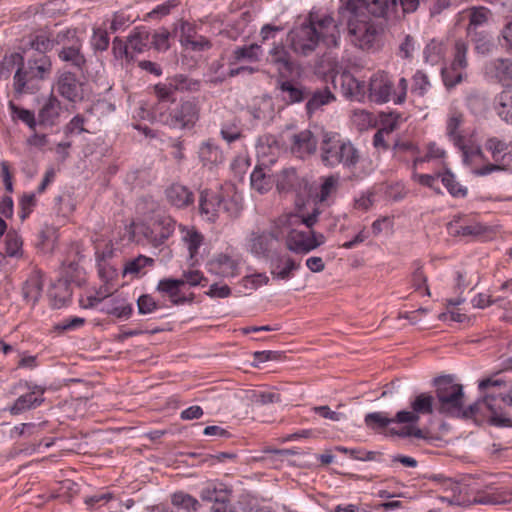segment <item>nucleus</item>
<instances>
[{
    "mask_svg": "<svg viewBox=\"0 0 512 512\" xmlns=\"http://www.w3.org/2000/svg\"><path fill=\"white\" fill-rule=\"evenodd\" d=\"M288 37L293 52L301 56L311 55L321 44L327 48L340 44V30L334 18L313 11Z\"/></svg>",
    "mask_w": 512,
    "mask_h": 512,
    "instance_id": "1",
    "label": "nucleus"
},
{
    "mask_svg": "<svg viewBox=\"0 0 512 512\" xmlns=\"http://www.w3.org/2000/svg\"><path fill=\"white\" fill-rule=\"evenodd\" d=\"M408 81L402 77L395 86L393 77L383 70L374 72L367 85L368 99L375 104H385L392 101L401 105L406 101Z\"/></svg>",
    "mask_w": 512,
    "mask_h": 512,
    "instance_id": "5",
    "label": "nucleus"
},
{
    "mask_svg": "<svg viewBox=\"0 0 512 512\" xmlns=\"http://www.w3.org/2000/svg\"><path fill=\"white\" fill-rule=\"evenodd\" d=\"M200 108L196 101L182 102L169 115H162V121L172 128H192L199 119Z\"/></svg>",
    "mask_w": 512,
    "mask_h": 512,
    "instance_id": "16",
    "label": "nucleus"
},
{
    "mask_svg": "<svg viewBox=\"0 0 512 512\" xmlns=\"http://www.w3.org/2000/svg\"><path fill=\"white\" fill-rule=\"evenodd\" d=\"M198 157L203 167H206L210 170L217 167L224 161L223 152L211 139L206 140L200 144Z\"/></svg>",
    "mask_w": 512,
    "mask_h": 512,
    "instance_id": "25",
    "label": "nucleus"
},
{
    "mask_svg": "<svg viewBox=\"0 0 512 512\" xmlns=\"http://www.w3.org/2000/svg\"><path fill=\"white\" fill-rule=\"evenodd\" d=\"M319 214V210L314 209L306 217L294 213L281 215L275 220L274 237L276 239L285 237L287 248L295 253L305 254L314 250L324 243L325 237L311 230H299L298 227L305 225L306 228L311 229L317 222Z\"/></svg>",
    "mask_w": 512,
    "mask_h": 512,
    "instance_id": "3",
    "label": "nucleus"
},
{
    "mask_svg": "<svg viewBox=\"0 0 512 512\" xmlns=\"http://www.w3.org/2000/svg\"><path fill=\"white\" fill-rule=\"evenodd\" d=\"M129 43L132 55L135 53H143L148 50L150 46V33L145 28H136L129 35Z\"/></svg>",
    "mask_w": 512,
    "mask_h": 512,
    "instance_id": "41",
    "label": "nucleus"
},
{
    "mask_svg": "<svg viewBox=\"0 0 512 512\" xmlns=\"http://www.w3.org/2000/svg\"><path fill=\"white\" fill-rule=\"evenodd\" d=\"M411 410H401L396 413L400 424H417L421 416L431 415L434 410V397L429 393H419L410 399Z\"/></svg>",
    "mask_w": 512,
    "mask_h": 512,
    "instance_id": "14",
    "label": "nucleus"
},
{
    "mask_svg": "<svg viewBox=\"0 0 512 512\" xmlns=\"http://www.w3.org/2000/svg\"><path fill=\"white\" fill-rule=\"evenodd\" d=\"M474 501L478 504L482 505H497L504 503L506 501V497L503 493L498 491L492 492H478L474 498Z\"/></svg>",
    "mask_w": 512,
    "mask_h": 512,
    "instance_id": "57",
    "label": "nucleus"
},
{
    "mask_svg": "<svg viewBox=\"0 0 512 512\" xmlns=\"http://www.w3.org/2000/svg\"><path fill=\"white\" fill-rule=\"evenodd\" d=\"M44 393L45 389L43 387L34 385L32 388H30L28 393L23 394L16 399L10 409V412L14 415H17L26 410L39 407L44 401Z\"/></svg>",
    "mask_w": 512,
    "mask_h": 512,
    "instance_id": "24",
    "label": "nucleus"
},
{
    "mask_svg": "<svg viewBox=\"0 0 512 512\" xmlns=\"http://www.w3.org/2000/svg\"><path fill=\"white\" fill-rule=\"evenodd\" d=\"M404 147L415 155L412 162L414 170L422 169L424 163L442 161L446 157V151L435 142L427 143L423 154H419L417 147L412 143L405 144Z\"/></svg>",
    "mask_w": 512,
    "mask_h": 512,
    "instance_id": "22",
    "label": "nucleus"
},
{
    "mask_svg": "<svg viewBox=\"0 0 512 512\" xmlns=\"http://www.w3.org/2000/svg\"><path fill=\"white\" fill-rule=\"evenodd\" d=\"M172 507L162 512H195L199 505L198 501L189 494L183 492L174 493L171 497Z\"/></svg>",
    "mask_w": 512,
    "mask_h": 512,
    "instance_id": "37",
    "label": "nucleus"
},
{
    "mask_svg": "<svg viewBox=\"0 0 512 512\" xmlns=\"http://www.w3.org/2000/svg\"><path fill=\"white\" fill-rule=\"evenodd\" d=\"M16 58L21 60L14 76L13 90L15 95L32 94L39 89L41 81L47 79L52 72V62L49 56L38 54L23 62V58L19 54H15Z\"/></svg>",
    "mask_w": 512,
    "mask_h": 512,
    "instance_id": "4",
    "label": "nucleus"
},
{
    "mask_svg": "<svg viewBox=\"0 0 512 512\" xmlns=\"http://www.w3.org/2000/svg\"><path fill=\"white\" fill-rule=\"evenodd\" d=\"M466 52H467L466 43L461 40L456 41L455 56H454V60L452 61L450 67H453L454 70L459 69V70L463 71L467 65Z\"/></svg>",
    "mask_w": 512,
    "mask_h": 512,
    "instance_id": "63",
    "label": "nucleus"
},
{
    "mask_svg": "<svg viewBox=\"0 0 512 512\" xmlns=\"http://www.w3.org/2000/svg\"><path fill=\"white\" fill-rule=\"evenodd\" d=\"M57 42L63 43L58 52L61 61L69 63L72 67L82 72L86 67V58L82 53V42L76 37L75 32L67 30L57 35Z\"/></svg>",
    "mask_w": 512,
    "mask_h": 512,
    "instance_id": "13",
    "label": "nucleus"
},
{
    "mask_svg": "<svg viewBox=\"0 0 512 512\" xmlns=\"http://www.w3.org/2000/svg\"><path fill=\"white\" fill-rule=\"evenodd\" d=\"M420 0H349L347 9L352 14H359L366 10L376 17H385L390 11L395 10L399 4L403 12H414Z\"/></svg>",
    "mask_w": 512,
    "mask_h": 512,
    "instance_id": "10",
    "label": "nucleus"
},
{
    "mask_svg": "<svg viewBox=\"0 0 512 512\" xmlns=\"http://www.w3.org/2000/svg\"><path fill=\"white\" fill-rule=\"evenodd\" d=\"M176 221L166 215L157 216L143 227L142 234L154 247L163 245L174 233Z\"/></svg>",
    "mask_w": 512,
    "mask_h": 512,
    "instance_id": "15",
    "label": "nucleus"
},
{
    "mask_svg": "<svg viewBox=\"0 0 512 512\" xmlns=\"http://www.w3.org/2000/svg\"><path fill=\"white\" fill-rule=\"evenodd\" d=\"M23 240L16 231H8L5 236V252L9 257L20 258L23 255Z\"/></svg>",
    "mask_w": 512,
    "mask_h": 512,
    "instance_id": "48",
    "label": "nucleus"
},
{
    "mask_svg": "<svg viewBox=\"0 0 512 512\" xmlns=\"http://www.w3.org/2000/svg\"><path fill=\"white\" fill-rule=\"evenodd\" d=\"M181 240L186 246L189 254V260L192 265L199 262V249L203 244L204 237L195 227L179 225Z\"/></svg>",
    "mask_w": 512,
    "mask_h": 512,
    "instance_id": "23",
    "label": "nucleus"
},
{
    "mask_svg": "<svg viewBox=\"0 0 512 512\" xmlns=\"http://www.w3.org/2000/svg\"><path fill=\"white\" fill-rule=\"evenodd\" d=\"M441 182L452 197L465 198L468 194L467 187L461 185L449 170L441 174Z\"/></svg>",
    "mask_w": 512,
    "mask_h": 512,
    "instance_id": "45",
    "label": "nucleus"
},
{
    "mask_svg": "<svg viewBox=\"0 0 512 512\" xmlns=\"http://www.w3.org/2000/svg\"><path fill=\"white\" fill-rule=\"evenodd\" d=\"M402 121V114L397 111L381 112L378 116L379 129L385 131L386 134L396 130Z\"/></svg>",
    "mask_w": 512,
    "mask_h": 512,
    "instance_id": "47",
    "label": "nucleus"
},
{
    "mask_svg": "<svg viewBox=\"0 0 512 512\" xmlns=\"http://www.w3.org/2000/svg\"><path fill=\"white\" fill-rule=\"evenodd\" d=\"M183 281L174 278H163L157 284V291L167 296L173 305L184 304L187 301L186 295L181 291Z\"/></svg>",
    "mask_w": 512,
    "mask_h": 512,
    "instance_id": "26",
    "label": "nucleus"
},
{
    "mask_svg": "<svg viewBox=\"0 0 512 512\" xmlns=\"http://www.w3.org/2000/svg\"><path fill=\"white\" fill-rule=\"evenodd\" d=\"M350 41L358 48L366 51L378 48L379 34L375 25L368 20L358 19V14L348 21Z\"/></svg>",
    "mask_w": 512,
    "mask_h": 512,
    "instance_id": "12",
    "label": "nucleus"
},
{
    "mask_svg": "<svg viewBox=\"0 0 512 512\" xmlns=\"http://www.w3.org/2000/svg\"><path fill=\"white\" fill-rule=\"evenodd\" d=\"M262 53L261 46L258 44H251L248 46L237 47L232 53L233 63L242 61L256 62Z\"/></svg>",
    "mask_w": 512,
    "mask_h": 512,
    "instance_id": "44",
    "label": "nucleus"
},
{
    "mask_svg": "<svg viewBox=\"0 0 512 512\" xmlns=\"http://www.w3.org/2000/svg\"><path fill=\"white\" fill-rule=\"evenodd\" d=\"M167 201L176 208H185L193 204L194 194L184 185L175 183L166 189Z\"/></svg>",
    "mask_w": 512,
    "mask_h": 512,
    "instance_id": "30",
    "label": "nucleus"
},
{
    "mask_svg": "<svg viewBox=\"0 0 512 512\" xmlns=\"http://www.w3.org/2000/svg\"><path fill=\"white\" fill-rule=\"evenodd\" d=\"M412 81V93L424 96L428 92L430 88V81L425 73L422 71H416L413 75Z\"/></svg>",
    "mask_w": 512,
    "mask_h": 512,
    "instance_id": "62",
    "label": "nucleus"
},
{
    "mask_svg": "<svg viewBox=\"0 0 512 512\" xmlns=\"http://www.w3.org/2000/svg\"><path fill=\"white\" fill-rule=\"evenodd\" d=\"M56 90L68 101L77 102L83 99V84L69 71L59 74Z\"/></svg>",
    "mask_w": 512,
    "mask_h": 512,
    "instance_id": "21",
    "label": "nucleus"
},
{
    "mask_svg": "<svg viewBox=\"0 0 512 512\" xmlns=\"http://www.w3.org/2000/svg\"><path fill=\"white\" fill-rule=\"evenodd\" d=\"M321 161L325 166L354 167L359 161V152L349 141L343 140L337 133H325L321 142Z\"/></svg>",
    "mask_w": 512,
    "mask_h": 512,
    "instance_id": "6",
    "label": "nucleus"
},
{
    "mask_svg": "<svg viewBox=\"0 0 512 512\" xmlns=\"http://www.w3.org/2000/svg\"><path fill=\"white\" fill-rule=\"evenodd\" d=\"M201 498L213 502L211 512H235L229 503V492L222 484H207L201 491Z\"/></svg>",
    "mask_w": 512,
    "mask_h": 512,
    "instance_id": "19",
    "label": "nucleus"
},
{
    "mask_svg": "<svg viewBox=\"0 0 512 512\" xmlns=\"http://www.w3.org/2000/svg\"><path fill=\"white\" fill-rule=\"evenodd\" d=\"M251 186L259 193L267 192L271 188V180L262 169H254L250 176Z\"/></svg>",
    "mask_w": 512,
    "mask_h": 512,
    "instance_id": "54",
    "label": "nucleus"
},
{
    "mask_svg": "<svg viewBox=\"0 0 512 512\" xmlns=\"http://www.w3.org/2000/svg\"><path fill=\"white\" fill-rule=\"evenodd\" d=\"M300 188V181L294 168L284 169L277 178V189L281 192L296 191Z\"/></svg>",
    "mask_w": 512,
    "mask_h": 512,
    "instance_id": "43",
    "label": "nucleus"
},
{
    "mask_svg": "<svg viewBox=\"0 0 512 512\" xmlns=\"http://www.w3.org/2000/svg\"><path fill=\"white\" fill-rule=\"evenodd\" d=\"M179 5L178 0H167L156 7H154L148 14L147 17L150 19L159 20L167 15H169L172 9L176 8Z\"/></svg>",
    "mask_w": 512,
    "mask_h": 512,
    "instance_id": "61",
    "label": "nucleus"
},
{
    "mask_svg": "<svg viewBox=\"0 0 512 512\" xmlns=\"http://www.w3.org/2000/svg\"><path fill=\"white\" fill-rule=\"evenodd\" d=\"M91 112L85 114H77L74 116L65 127L66 134H81V133H95L96 127L91 124Z\"/></svg>",
    "mask_w": 512,
    "mask_h": 512,
    "instance_id": "38",
    "label": "nucleus"
},
{
    "mask_svg": "<svg viewBox=\"0 0 512 512\" xmlns=\"http://www.w3.org/2000/svg\"><path fill=\"white\" fill-rule=\"evenodd\" d=\"M317 141L309 130L294 135L292 152L300 158L312 154L316 149Z\"/></svg>",
    "mask_w": 512,
    "mask_h": 512,
    "instance_id": "32",
    "label": "nucleus"
},
{
    "mask_svg": "<svg viewBox=\"0 0 512 512\" xmlns=\"http://www.w3.org/2000/svg\"><path fill=\"white\" fill-rule=\"evenodd\" d=\"M464 124V114L451 107L446 120V135L448 139L461 150L465 162H474L483 157V150L479 146L466 144L465 136L462 131Z\"/></svg>",
    "mask_w": 512,
    "mask_h": 512,
    "instance_id": "9",
    "label": "nucleus"
},
{
    "mask_svg": "<svg viewBox=\"0 0 512 512\" xmlns=\"http://www.w3.org/2000/svg\"><path fill=\"white\" fill-rule=\"evenodd\" d=\"M222 203L220 195L212 190L206 189L201 192L199 209L201 215L208 221L214 222Z\"/></svg>",
    "mask_w": 512,
    "mask_h": 512,
    "instance_id": "27",
    "label": "nucleus"
},
{
    "mask_svg": "<svg viewBox=\"0 0 512 512\" xmlns=\"http://www.w3.org/2000/svg\"><path fill=\"white\" fill-rule=\"evenodd\" d=\"M484 148L490 153L493 163L481 164L485 159L484 154L482 158H478L474 162H468L472 165L474 174L486 176L495 171L504 170L512 164V141L507 143L498 137L492 136L486 139Z\"/></svg>",
    "mask_w": 512,
    "mask_h": 512,
    "instance_id": "7",
    "label": "nucleus"
},
{
    "mask_svg": "<svg viewBox=\"0 0 512 512\" xmlns=\"http://www.w3.org/2000/svg\"><path fill=\"white\" fill-rule=\"evenodd\" d=\"M96 257L99 277L104 282V285H110L117 276L116 270L104 259V256H100L98 251L96 252Z\"/></svg>",
    "mask_w": 512,
    "mask_h": 512,
    "instance_id": "51",
    "label": "nucleus"
},
{
    "mask_svg": "<svg viewBox=\"0 0 512 512\" xmlns=\"http://www.w3.org/2000/svg\"><path fill=\"white\" fill-rule=\"evenodd\" d=\"M481 401L469 406L464 411L465 416H475L484 406L490 413V422L495 426H510L511 419L503 412L506 407H512V382L500 373L483 378L478 383Z\"/></svg>",
    "mask_w": 512,
    "mask_h": 512,
    "instance_id": "2",
    "label": "nucleus"
},
{
    "mask_svg": "<svg viewBox=\"0 0 512 512\" xmlns=\"http://www.w3.org/2000/svg\"><path fill=\"white\" fill-rule=\"evenodd\" d=\"M448 231L453 236L481 238L488 227L479 222L474 215H455L448 224Z\"/></svg>",
    "mask_w": 512,
    "mask_h": 512,
    "instance_id": "17",
    "label": "nucleus"
},
{
    "mask_svg": "<svg viewBox=\"0 0 512 512\" xmlns=\"http://www.w3.org/2000/svg\"><path fill=\"white\" fill-rule=\"evenodd\" d=\"M490 15V10L485 7H477L473 8L470 11L469 15V27L468 31L470 32L472 28H477L479 26L484 25L488 21V17Z\"/></svg>",
    "mask_w": 512,
    "mask_h": 512,
    "instance_id": "60",
    "label": "nucleus"
},
{
    "mask_svg": "<svg viewBox=\"0 0 512 512\" xmlns=\"http://www.w3.org/2000/svg\"><path fill=\"white\" fill-rule=\"evenodd\" d=\"M170 32L161 28L155 31L152 35L150 34V46L157 51H166L170 47Z\"/></svg>",
    "mask_w": 512,
    "mask_h": 512,
    "instance_id": "52",
    "label": "nucleus"
},
{
    "mask_svg": "<svg viewBox=\"0 0 512 512\" xmlns=\"http://www.w3.org/2000/svg\"><path fill=\"white\" fill-rule=\"evenodd\" d=\"M61 112V103L55 97H50L38 113V124L53 126L58 122Z\"/></svg>",
    "mask_w": 512,
    "mask_h": 512,
    "instance_id": "34",
    "label": "nucleus"
},
{
    "mask_svg": "<svg viewBox=\"0 0 512 512\" xmlns=\"http://www.w3.org/2000/svg\"><path fill=\"white\" fill-rule=\"evenodd\" d=\"M271 61L282 66L285 70L292 69L290 56L283 45H276L270 51Z\"/></svg>",
    "mask_w": 512,
    "mask_h": 512,
    "instance_id": "56",
    "label": "nucleus"
},
{
    "mask_svg": "<svg viewBox=\"0 0 512 512\" xmlns=\"http://www.w3.org/2000/svg\"><path fill=\"white\" fill-rule=\"evenodd\" d=\"M364 423L367 428L377 432L383 433L386 436L410 437L414 436L420 438L422 431L414 426H404L399 429L391 427V424L399 423L394 417H389L387 412H371L365 415Z\"/></svg>",
    "mask_w": 512,
    "mask_h": 512,
    "instance_id": "11",
    "label": "nucleus"
},
{
    "mask_svg": "<svg viewBox=\"0 0 512 512\" xmlns=\"http://www.w3.org/2000/svg\"><path fill=\"white\" fill-rule=\"evenodd\" d=\"M55 210L58 216L68 219L76 210V202L72 194L63 193L55 198Z\"/></svg>",
    "mask_w": 512,
    "mask_h": 512,
    "instance_id": "46",
    "label": "nucleus"
},
{
    "mask_svg": "<svg viewBox=\"0 0 512 512\" xmlns=\"http://www.w3.org/2000/svg\"><path fill=\"white\" fill-rule=\"evenodd\" d=\"M342 86L346 89V94L350 97L357 98L364 93V84L359 82L353 76L343 74L341 76Z\"/></svg>",
    "mask_w": 512,
    "mask_h": 512,
    "instance_id": "55",
    "label": "nucleus"
},
{
    "mask_svg": "<svg viewBox=\"0 0 512 512\" xmlns=\"http://www.w3.org/2000/svg\"><path fill=\"white\" fill-rule=\"evenodd\" d=\"M335 100V96L328 88L315 91L306 103V111L309 116Z\"/></svg>",
    "mask_w": 512,
    "mask_h": 512,
    "instance_id": "42",
    "label": "nucleus"
},
{
    "mask_svg": "<svg viewBox=\"0 0 512 512\" xmlns=\"http://www.w3.org/2000/svg\"><path fill=\"white\" fill-rule=\"evenodd\" d=\"M279 88L282 93V99L287 104L302 102L310 94V91L307 88L293 83L290 80L282 81Z\"/></svg>",
    "mask_w": 512,
    "mask_h": 512,
    "instance_id": "33",
    "label": "nucleus"
},
{
    "mask_svg": "<svg viewBox=\"0 0 512 512\" xmlns=\"http://www.w3.org/2000/svg\"><path fill=\"white\" fill-rule=\"evenodd\" d=\"M154 260L152 258L139 255L138 257L126 262L123 270L124 275L138 276L144 273L143 269L147 266H152Z\"/></svg>",
    "mask_w": 512,
    "mask_h": 512,
    "instance_id": "49",
    "label": "nucleus"
},
{
    "mask_svg": "<svg viewBox=\"0 0 512 512\" xmlns=\"http://www.w3.org/2000/svg\"><path fill=\"white\" fill-rule=\"evenodd\" d=\"M274 231L275 227L271 233L252 232L248 242L250 252L257 256L265 255L269 251L271 238H275Z\"/></svg>",
    "mask_w": 512,
    "mask_h": 512,
    "instance_id": "36",
    "label": "nucleus"
},
{
    "mask_svg": "<svg viewBox=\"0 0 512 512\" xmlns=\"http://www.w3.org/2000/svg\"><path fill=\"white\" fill-rule=\"evenodd\" d=\"M109 36L105 27H97L93 29L91 37V45L95 50L105 51L109 46Z\"/></svg>",
    "mask_w": 512,
    "mask_h": 512,
    "instance_id": "58",
    "label": "nucleus"
},
{
    "mask_svg": "<svg viewBox=\"0 0 512 512\" xmlns=\"http://www.w3.org/2000/svg\"><path fill=\"white\" fill-rule=\"evenodd\" d=\"M379 189L384 191L385 196L388 199H392L394 201L403 199L407 194L404 185L399 182L381 185Z\"/></svg>",
    "mask_w": 512,
    "mask_h": 512,
    "instance_id": "64",
    "label": "nucleus"
},
{
    "mask_svg": "<svg viewBox=\"0 0 512 512\" xmlns=\"http://www.w3.org/2000/svg\"><path fill=\"white\" fill-rule=\"evenodd\" d=\"M43 276L40 272H33L25 281L22 294L24 300L34 307L39 301L43 291Z\"/></svg>",
    "mask_w": 512,
    "mask_h": 512,
    "instance_id": "31",
    "label": "nucleus"
},
{
    "mask_svg": "<svg viewBox=\"0 0 512 512\" xmlns=\"http://www.w3.org/2000/svg\"><path fill=\"white\" fill-rule=\"evenodd\" d=\"M339 187V177L330 175L323 178L317 194L318 203L323 206H330L335 200Z\"/></svg>",
    "mask_w": 512,
    "mask_h": 512,
    "instance_id": "35",
    "label": "nucleus"
},
{
    "mask_svg": "<svg viewBox=\"0 0 512 512\" xmlns=\"http://www.w3.org/2000/svg\"><path fill=\"white\" fill-rule=\"evenodd\" d=\"M300 262L288 254L279 255L273 262L271 274L280 280H289L294 276V271L300 268Z\"/></svg>",
    "mask_w": 512,
    "mask_h": 512,
    "instance_id": "29",
    "label": "nucleus"
},
{
    "mask_svg": "<svg viewBox=\"0 0 512 512\" xmlns=\"http://www.w3.org/2000/svg\"><path fill=\"white\" fill-rule=\"evenodd\" d=\"M439 411L448 415L463 412L464 393L462 385L455 383L451 376H443L435 381Z\"/></svg>",
    "mask_w": 512,
    "mask_h": 512,
    "instance_id": "8",
    "label": "nucleus"
},
{
    "mask_svg": "<svg viewBox=\"0 0 512 512\" xmlns=\"http://www.w3.org/2000/svg\"><path fill=\"white\" fill-rule=\"evenodd\" d=\"M497 115L505 122L512 123V91L504 90L494 100Z\"/></svg>",
    "mask_w": 512,
    "mask_h": 512,
    "instance_id": "40",
    "label": "nucleus"
},
{
    "mask_svg": "<svg viewBox=\"0 0 512 512\" xmlns=\"http://www.w3.org/2000/svg\"><path fill=\"white\" fill-rule=\"evenodd\" d=\"M171 86L175 91L195 92L200 88V82L185 75H176L171 78Z\"/></svg>",
    "mask_w": 512,
    "mask_h": 512,
    "instance_id": "50",
    "label": "nucleus"
},
{
    "mask_svg": "<svg viewBox=\"0 0 512 512\" xmlns=\"http://www.w3.org/2000/svg\"><path fill=\"white\" fill-rule=\"evenodd\" d=\"M240 258L236 255L219 253L208 262V270L224 278L235 277L239 274Z\"/></svg>",
    "mask_w": 512,
    "mask_h": 512,
    "instance_id": "18",
    "label": "nucleus"
},
{
    "mask_svg": "<svg viewBox=\"0 0 512 512\" xmlns=\"http://www.w3.org/2000/svg\"><path fill=\"white\" fill-rule=\"evenodd\" d=\"M99 311L118 319H128L133 312V308L124 297L120 295L114 296L112 293L103 305L99 307Z\"/></svg>",
    "mask_w": 512,
    "mask_h": 512,
    "instance_id": "28",
    "label": "nucleus"
},
{
    "mask_svg": "<svg viewBox=\"0 0 512 512\" xmlns=\"http://www.w3.org/2000/svg\"><path fill=\"white\" fill-rule=\"evenodd\" d=\"M375 191H366L354 198L353 209L361 212L368 211L375 202Z\"/></svg>",
    "mask_w": 512,
    "mask_h": 512,
    "instance_id": "59",
    "label": "nucleus"
},
{
    "mask_svg": "<svg viewBox=\"0 0 512 512\" xmlns=\"http://www.w3.org/2000/svg\"><path fill=\"white\" fill-rule=\"evenodd\" d=\"M485 75L505 87H512V61L506 58L493 59L486 63Z\"/></svg>",
    "mask_w": 512,
    "mask_h": 512,
    "instance_id": "20",
    "label": "nucleus"
},
{
    "mask_svg": "<svg viewBox=\"0 0 512 512\" xmlns=\"http://www.w3.org/2000/svg\"><path fill=\"white\" fill-rule=\"evenodd\" d=\"M248 398L252 403L265 405L280 401V395L270 391L251 390L248 392Z\"/></svg>",
    "mask_w": 512,
    "mask_h": 512,
    "instance_id": "53",
    "label": "nucleus"
},
{
    "mask_svg": "<svg viewBox=\"0 0 512 512\" xmlns=\"http://www.w3.org/2000/svg\"><path fill=\"white\" fill-rule=\"evenodd\" d=\"M8 110L13 122L20 121L27 125L30 130H36L38 120L36 119L33 111L18 106L12 100L8 102Z\"/></svg>",
    "mask_w": 512,
    "mask_h": 512,
    "instance_id": "39",
    "label": "nucleus"
}]
</instances>
